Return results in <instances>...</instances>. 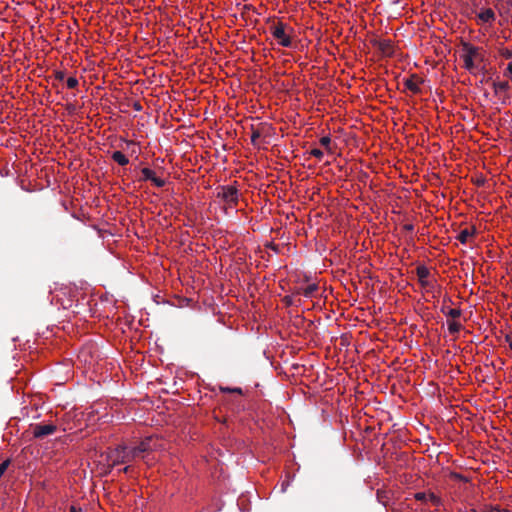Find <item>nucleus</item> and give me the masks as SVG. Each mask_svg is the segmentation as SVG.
<instances>
[{
  "label": "nucleus",
  "mask_w": 512,
  "mask_h": 512,
  "mask_svg": "<svg viewBox=\"0 0 512 512\" xmlns=\"http://www.w3.org/2000/svg\"><path fill=\"white\" fill-rule=\"evenodd\" d=\"M310 154H311L312 156L316 157V158H317V159H319V160H320V159H322V158H323V155H324V154H323V152H322L320 149H317V148L312 149V150L310 151Z\"/></svg>",
  "instance_id": "nucleus-24"
},
{
  "label": "nucleus",
  "mask_w": 512,
  "mask_h": 512,
  "mask_svg": "<svg viewBox=\"0 0 512 512\" xmlns=\"http://www.w3.org/2000/svg\"><path fill=\"white\" fill-rule=\"evenodd\" d=\"M421 82L422 80H419L417 75H412L410 78L404 81V85L408 90L417 94L420 92L419 83Z\"/></svg>",
  "instance_id": "nucleus-7"
},
{
  "label": "nucleus",
  "mask_w": 512,
  "mask_h": 512,
  "mask_svg": "<svg viewBox=\"0 0 512 512\" xmlns=\"http://www.w3.org/2000/svg\"><path fill=\"white\" fill-rule=\"evenodd\" d=\"M141 173L143 175V180H145V181H147V180L152 181L153 178L156 176L155 172L153 170H151L150 168H147V167L143 168L141 170Z\"/></svg>",
  "instance_id": "nucleus-16"
},
{
  "label": "nucleus",
  "mask_w": 512,
  "mask_h": 512,
  "mask_svg": "<svg viewBox=\"0 0 512 512\" xmlns=\"http://www.w3.org/2000/svg\"><path fill=\"white\" fill-rule=\"evenodd\" d=\"M506 74L512 77V62H510L506 68Z\"/></svg>",
  "instance_id": "nucleus-29"
},
{
  "label": "nucleus",
  "mask_w": 512,
  "mask_h": 512,
  "mask_svg": "<svg viewBox=\"0 0 512 512\" xmlns=\"http://www.w3.org/2000/svg\"><path fill=\"white\" fill-rule=\"evenodd\" d=\"M54 76H55L56 80L63 81L65 79V72L64 71H55Z\"/></svg>",
  "instance_id": "nucleus-25"
},
{
  "label": "nucleus",
  "mask_w": 512,
  "mask_h": 512,
  "mask_svg": "<svg viewBox=\"0 0 512 512\" xmlns=\"http://www.w3.org/2000/svg\"><path fill=\"white\" fill-rule=\"evenodd\" d=\"M67 111L72 114V113H75V110H76V107L75 105L73 104H68L67 107H66Z\"/></svg>",
  "instance_id": "nucleus-27"
},
{
  "label": "nucleus",
  "mask_w": 512,
  "mask_h": 512,
  "mask_svg": "<svg viewBox=\"0 0 512 512\" xmlns=\"http://www.w3.org/2000/svg\"><path fill=\"white\" fill-rule=\"evenodd\" d=\"M267 247H268V248H270L271 250L275 251V252H278V251H279L278 246H277L276 244L272 243V242H271V243H269V244L267 245Z\"/></svg>",
  "instance_id": "nucleus-28"
},
{
  "label": "nucleus",
  "mask_w": 512,
  "mask_h": 512,
  "mask_svg": "<svg viewBox=\"0 0 512 512\" xmlns=\"http://www.w3.org/2000/svg\"><path fill=\"white\" fill-rule=\"evenodd\" d=\"M441 312L452 319H457L462 314L460 309H446L444 306L441 308Z\"/></svg>",
  "instance_id": "nucleus-13"
},
{
  "label": "nucleus",
  "mask_w": 512,
  "mask_h": 512,
  "mask_svg": "<svg viewBox=\"0 0 512 512\" xmlns=\"http://www.w3.org/2000/svg\"><path fill=\"white\" fill-rule=\"evenodd\" d=\"M462 58L464 61L465 69H467L468 71H472L473 69L476 68L474 60L468 54H466V52L462 55Z\"/></svg>",
  "instance_id": "nucleus-14"
},
{
  "label": "nucleus",
  "mask_w": 512,
  "mask_h": 512,
  "mask_svg": "<svg viewBox=\"0 0 512 512\" xmlns=\"http://www.w3.org/2000/svg\"><path fill=\"white\" fill-rule=\"evenodd\" d=\"M287 486H288V482H283L282 483V492H284L286 490Z\"/></svg>",
  "instance_id": "nucleus-36"
},
{
  "label": "nucleus",
  "mask_w": 512,
  "mask_h": 512,
  "mask_svg": "<svg viewBox=\"0 0 512 512\" xmlns=\"http://www.w3.org/2000/svg\"><path fill=\"white\" fill-rule=\"evenodd\" d=\"M320 144L324 146L327 150H330L331 138L329 136H323L320 139Z\"/></svg>",
  "instance_id": "nucleus-22"
},
{
  "label": "nucleus",
  "mask_w": 512,
  "mask_h": 512,
  "mask_svg": "<svg viewBox=\"0 0 512 512\" xmlns=\"http://www.w3.org/2000/svg\"><path fill=\"white\" fill-rule=\"evenodd\" d=\"M404 229H405L406 231H410V232H411V231H413V229H414V225H413V224H405V225H404Z\"/></svg>",
  "instance_id": "nucleus-30"
},
{
  "label": "nucleus",
  "mask_w": 512,
  "mask_h": 512,
  "mask_svg": "<svg viewBox=\"0 0 512 512\" xmlns=\"http://www.w3.org/2000/svg\"><path fill=\"white\" fill-rule=\"evenodd\" d=\"M216 197L228 207L235 208L239 202V191L232 185L219 186L217 188Z\"/></svg>",
  "instance_id": "nucleus-3"
},
{
  "label": "nucleus",
  "mask_w": 512,
  "mask_h": 512,
  "mask_svg": "<svg viewBox=\"0 0 512 512\" xmlns=\"http://www.w3.org/2000/svg\"><path fill=\"white\" fill-rule=\"evenodd\" d=\"M156 187H164L166 182L165 180L161 179V178H158V177H154L153 180L151 181Z\"/></svg>",
  "instance_id": "nucleus-23"
},
{
  "label": "nucleus",
  "mask_w": 512,
  "mask_h": 512,
  "mask_svg": "<svg viewBox=\"0 0 512 512\" xmlns=\"http://www.w3.org/2000/svg\"><path fill=\"white\" fill-rule=\"evenodd\" d=\"M473 234V232H470L468 229L462 230L459 235L457 236V239L462 243L465 244L468 240V238Z\"/></svg>",
  "instance_id": "nucleus-18"
},
{
  "label": "nucleus",
  "mask_w": 512,
  "mask_h": 512,
  "mask_svg": "<svg viewBox=\"0 0 512 512\" xmlns=\"http://www.w3.org/2000/svg\"><path fill=\"white\" fill-rule=\"evenodd\" d=\"M130 470H131V466H126L123 469H120L119 472L129 473Z\"/></svg>",
  "instance_id": "nucleus-32"
},
{
  "label": "nucleus",
  "mask_w": 512,
  "mask_h": 512,
  "mask_svg": "<svg viewBox=\"0 0 512 512\" xmlns=\"http://www.w3.org/2000/svg\"><path fill=\"white\" fill-rule=\"evenodd\" d=\"M463 50L474 60V62L480 63L484 61L482 48L473 46L469 43H464Z\"/></svg>",
  "instance_id": "nucleus-5"
},
{
  "label": "nucleus",
  "mask_w": 512,
  "mask_h": 512,
  "mask_svg": "<svg viewBox=\"0 0 512 512\" xmlns=\"http://www.w3.org/2000/svg\"><path fill=\"white\" fill-rule=\"evenodd\" d=\"M261 137V133L258 130H253L251 135V143L254 146L258 145V139Z\"/></svg>",
  "instance_id": "nucleus-20"
},
{
  "label": "nucleus",
  "mask_w": 512,
  "mask_h": 512,
  "mask_svg": "<svg viewBox=\"0 0 512 512\" xmlns=\"http://www.w3.org/2000/svg\"><path fill=\"white\" fill-rule=\"evenodd\" d=\"M462 329V324L458 321H448V331L450 334H457Z\"/></svg>",
  "instance_id": "nucleus-15"
},
{
  "label": "nucleus",
  "mask_w": 512,
  "mask_h": 512,
  "mask_svg": "<svg viewBox=\"0 0 512 512\" xmlns=\"http://www.w3.org/2000/svg\"><path fill=\"white\" fill-rule=\"evenodd\" d=\"M111 157L121 166H125L129 163V159L121 151H114Z\"/></svg>",
  "instance_id": "nucleus-11"
},
{
  "label": "nucleus",
  "mask_w": 512,
  "mask_h": 512,
  "mask_svg": "<svg viewBox=\"0 0 512 512\" xmlns=\"http://www.w3.org/2000/svg\"><path fill=\"white\" fill-rule=\"evenodd\" d=\"M270 31L272 36L277 40V43L282 47H291L292 46V40L290 37L289 32H292L293 29L289 27L287 24L278 21V22H272V25L270 27Z\"/></svg>",
  "instance_id": "nucleus-2"
},
{
  "label": "nucleus",
  "mask_w": 512,
  "mask_h": 512,
  "mask_svg": "<svg viewBox=\"0 0 512 512\" xmlns=\"http://www.w3.org/2000/svg\"><path fill=\"white\" fill-rule=\"evenodd\" d=\"M416 274H417V277H418V280H419L420 284L422 286H427L428 285V281L426 279L430 275L429 269L425 265H419L416 268Z\"/></svg>",
  "instance_id": "nucleus-8"
},
{
  "label": "nucleus",
  "mask_w": 512,
  "mask_h": 512,
  "mask_svg": "<svg viewBox=\"0 0 512 512\" xmlns=\"http://www.w3.org/2000/svg\"><path fill=\"white\" fill-rule=\"evenodd\" d=\"M66 83L69 89H74L78 86V80L75 77H69Z\"/></svg>",
  "instance_id": "nucleus-21"
},
{
  "label": "nucleus",
  "mask_w": 512,
  "mask_h": 512,
  "mask_svg": "<svg viewBox=\"0 0 512 512\" xmlns=\"http://www.w3.org/2000/svg\"><path fill=\"white\" fill-rule=\"evenodd\" d=\"M377 499L385 507L388 505L389 496L386 491H377Z\"/></svg>",
  "instance_id": "nucleus-17"
},
{
  "label": "nucleus",
  "mask_w": 512,
  "mask_h": 512,
  "mask_svg": "<svg viewBox=\"0 0 512 512\" xmlns=\"http://www.w3.org/2000/svg\"><path fill=\"white\" fill-rule=\"evenodd\" d=\"M134 108H135V110H137V111H140V110L142 109V107H141V105H140L139 103H135V104H134Z\"/></svg>",
  "instance_id": "nucleus-35"
},
{
  "label": "nucleus",
  "mask_w": 512,
  "mask_h": 512,
  "mask_svg": "<svg viewBox=\"0 0 512 512\" xmlns=\"http://www.w3.org/2000/svg\"><path fill=\"white\" fill-rule=\"evenodd\" d=\"M490 512H509L508 510H501L497 507H490Z\"/></svg>",
  "instance_id": "nucleus-31"
},
{
  "label": "nucleus",
  "mask_w": 512,
  "mask_h": 512,
  "mask_svg": "<svg viewBox=\"0 0 512 512\" xmlns=\"http://www.w3.org/2000/svg\"><path fill=\"white\" fill-rule=\"evenodd\" d=\"M492 86H493L495 94H498L501 92H506L510 88L508 81H501V82L493 81Z\"/></svg>",
  "instance_id": "nucleus-12"
},
{
  "label": "nucleus",
  "mask_w": 512,
  "mask_h": 512,
  "mask_svg": "<svg viewBox=\"0 0 512 512\" xmlns=\"http://www.w3.org/2000/svg\"><path fill=\"white\" fill-rule=\"evenodd\" d=\"M285 301L287 304H291V299L288 296L285 297Z\"/></svg>",
  "instance_id": "nucleus-38"
},
{
  "label": "nucleus",
  "mask_w": 512,
  "mask_h": 512,
  "mask_svg": "<svg viewBox=\"0 0 512 512\" xmlns=\"http://www.w3.org/2000/svg\"><path fill=\"white\" fill-rule=\"evenodd\" d=\"M479 19L484 23H489L495 20V13L492 9H484L478 14Z\"/></svg>",
  "instance_id": "nucleus-9"
},
{
  "label": "nucleus",
  "mask_w": 512,
  "mask_h": 512,
  "mask_svg": "<svg viewBox=\"0 0 512 512\" xmlns=\"http://www.w3.org/2000/svg\"><path fill=\"white\" fill-rule=\"evenodd\" d=\"M374 45L381 51L384 56H392L394 52L393 44L390 40H377L375 41Z\"/></svg>",
  "instance_id": "nucleus-6"
},
{
  "label": "nucleus",
  "mask_w": 512,
  "mask_h": 512,
  "mask_svg": "<svg viewBox=\"0 0 512 512\" xmlns=\"http://www.w3.org/2000/svg\"><path fill=\"white\" fill-rule=\"evenodd\" d=\"M220 390L224 393H237L242 394V389L239 387L230 388V387H220Z\"/></svg>",
  "instance_id": "nucleus-19"
},
{
  "label": "nucleus",
  "mask_w": 512,
  "mask_h": 512,
  "mask_svg": "<svg viewBox=\"0 0 512 512\" xmlns=\"http://www.w3.org/2000/svg\"><path fill=\"white\" fill-rule=\"evenodd\" d=\"M506 341L509 343V347L512 350V339L510 338L509 335H506Z\"/></svg>",
  "instance_id": "nucleus-34"
},
{
  "label": "nucleus",
  "mask_w": 512,
  "mask_h": 512,
  "mask_svg": "<svg viewBox=\"0 0 512 512\" xmlns=\"http://www.w3.org/2000/svg\"><path fill=\"white\" fill-rule=\"evenodd\" d=\"M501 55L503 57H505L506 59H509V58H512V51L508 50V49H503L501 51Z\"/></svg>",
  "instance_id": "nucleus-26"
},
{
  "label": "nucleus",
  "mask_w": 512,
  "mask_h": 512,
  "mask_svg": "<svg viewBox=\"0 0 512 512\" xmlns=\"http://www.w3.org/2000/svg\"><path fill=\"white\" fill-rule=\"evenodd\" d=\"M151 441L152 438H146L133 448L119 445L108 455V460L112 462L111 466L114 467L119 464H124L136 458L144 459V454L152 450Z\"/></svg>",
  "instance_id": "nucleus-1"
},
{
  "label": "nucleus",
  "mask_w": 512,
  "mask_h": 512,
  "mask_svg": "<svg viewBox=\"0 0 512 512\" xmlns=\"http://www.w3.org/2000/svg\"><path fill=\"white\" fill-rule=\"evenodd\" d=\"M33 436L37 439H42L57 431V426L53 423L50 424H35L33 427Z\"/></svg>",
  "instance_id": "nucleus-4"
},
{
  "label": "nucleus",
  "mask_w": 512,
  "mask_h": 512,
  "mask_svg": "<svg viewBox=\"0 0 512 512\" xmlns=\"http://www.w3.org/2000/svg\"><path fill=\"white\" fill-rule=\"evenodd\" d=\"M319 286L316 283L309 284L305 288L299 289L298 293L302 294L305 297H312L314 293L318 290Z\"/></svg>",
  "instance_id": "nucleus-10"
},
{
  "label": "nucleus",
  "mask_w": 512,
  "mask_h": 512,
  "mask_svg": "<svg viewBox=\"0 0 512 512\" xmlns=\"http://www.w3.org/2000/svg\"><path fill=\"white\" fill-rule=\"evenodd\" d=\"M425 498V494L424 493H418L416 494V499L418 500H423Z\"/></svg>",
  "instance_id": "nucleus-33"
},
{
  "label": "nucleus",
  "mask_w": 512,
  "mask_h": 512,
  "mask_svg": "<svg viewBox=\"0 0 512 512\" xmlns=\"http://www.w3.org/2000/svg\"><path fill=\"white\" fill-rule=\"evenodd\" d=\"M70 512H80V510H79V509H77V508H76V507H74V506H71V507H70Z\"/></svg>",
  "instance_id": "nucleus-37"
}]
</instances>
